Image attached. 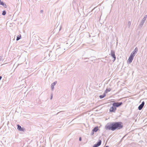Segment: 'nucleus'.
Wrapping results in <instances>:
<instances>
[{
    "label": "nucleus",
    "instance_id": "nucleus-12",
    "mask_svg": "<svg viewBox=\"0 0 147 147\" xmlns=\"http://www.w3.org/2000/svg\"><path fill=\"white\" fill-rule=\"evenodd\" d=\"M0 5H3L5 8H6L7 7V6L6 4L4 3L3 2L1 1V0H0Z\"/></svg>",
    "mask_w": 147,
    "mask_h": 147
},
{
    "label": "nucleus",
    "instance_id": "nucleus-19",
    "mask_svg": "<svg viewBox=\"0 0 147 147\" xmlns=\"http://www.w3.org/2000/svg\"><path fill=\"white\" fill-rule=\"evenodd\" d=\"M6 12L4 10V11H3V13H2V14L3 15V16L5 15L6 14Z\"/></svg>",
    "mask_w": 147,
    "mask_h": 147
},
{
    "label": "nucleus",
    "instance_id": "nucleus-20",
    "mask_svg": "<svg viewBox=\"0 0 147 147\" xmlns=\"http://www.w3.org/2000/svg\"><path fill=\"white\" fill-rule=\"evenodd\" d=\"M137 53V52L136 51H135L134 50L131 53L135 55Z\"/></svg>",
    "mask_w": 147,
    "mask_h": 147
},
{
    "label": "nucleus",
    "instance_id": "nucleus-15",
    "mask_svg": "<svg viewBox=\"0 0 147 147\" xmlns=\"http://www.w3.org/2000/svg\"><path fill=\"white\" fill-rule=\"evenodd\" d=\"M17 129L18 130H22V128L19 125H18Z\"/></svg>",
    "mask_w": 147,
    "mask_h": 147
},
{
    "label": "nucleus",
    "instance_id": "nucleus-24",
    "mask_svg": "<svg viewBox=\"0 0 147 147\" xmlns=\"http://www.w3.org/2000/svg\"><path fill=\"white\" fill-rule=\"evenodd\" d=\"M79 140L80 141H81V137H80V138H79Z\"/></svg>",
    "mask_w": 147,
    "mask_h": 147
},
{
    "label": "nucleus",
    "instance_id": "nucleus-2",
    "mask_svg": "<svg viewBox=\"0 0 147 147\" xmlns=\"http://www.w3.org/2000/svg\"><path fill=\"white\" fill-rule=\"evenodd\" d=\"M109 55H110L113 59V61H115L116 59V57L115 55V52L113 50H111V53Z\"/></svg>",
    "mask_w": 147,
    "mask_h": 147
},
{
    "label": "nucleus",
    "instance_id": "nucleus-3",
    "mask_svg": "<svg viewBox=\"0 0 147 147\" xmlns=\"http://www.w3.org/2000/svg\"><path fill=\"white\" fill-rule=\"evenodd\" d=\"M135 56V55L131 53L129 57V59H128V61L129 62V63H130L132 62L133 60L134 59V57Z\"/></svg>",
    "mask_w": 147,
    "mask_h": 147
},
{
    "label": "nucleus",
    "instance_id": "nucleus-11",
    "mask_svg": "<svg viewBox=\"0 0 147 147\" xmlns=\"http://www.w3.org/2000/svg\"><path fill=\"white\" fill-rule=\"evenodd\" d=\"M144 105V102L143 101L142 102V104L140 105L138 107V109L139 110H141L143 108Z\"/></svg>",
    "mask_w": 147,
    "mask_h": 147
},
{
    "label": "nucleus",
    "instance_id": "nucleus-26",
    "mask_svg": "<svg viewBox=\"0 0 147 147\" xmlns=\"http://www.w3.org/2000/svg\"><path fill=\"white\" fill-rule=\"evenodd\" d=\"M40 12H43V10H41L40 11Z\"/></svg>",
    "mask_w": 147,
    "mask_h": 147
},
{
    "label": "nucleus",
    "instance_id": "nucleus-18",
    "mask_svg": "<svg viewBox=\"0 0 147 147\" xmlns=\"http://www.w3.org/2000/svg\"><path fill=\"white\" fill-rule=\"evenodd\" d=\"M21 38V35H20L19 36H18L17 37V38H16V40H19Z\"/></svg>",
    "mask_w": 147,
    "mask_h": 147
},
{
    "label": "nucleus",
    "instance_id": "nucleus-10",
    "mask_svg": "<svg viewBox=\"0 0 147 147\" xmlns=\"http://www.w3.org/2000/svg\"><path fill=\"white\" fill-rule=\"evenodd\" d=\"M101 143V141L99 140L98 142L96 144H95L93 145V147H97L100 145Z\"/></svg>",
    "mask_w": 147,
    "mask_h": 147
},
{
    "label": "nucleus",
    "instance_id": "nucleus-22",
    "mask_svg": "<svg viewBox=\"0 0 147 147\" xmlns=\"http://www.w3.org/2000/svg\"><path fill=\"white\" fill-rule=\"evenodd\" d=\"M53 96V94H51V98H50L51 99H52Z\"/></svg>",
    "mask_w": 147,
    "mask_h": 147
},
{
    "label": "nucleus",
    "instance_id": "nucleus-16",
    "mask_svg": "<svg viewBox=\"0 0 147 147\" xmlns=\"http://www.w3.org/2000/svg\"><path fill=\"white\" fill-rule=\"evenodd\" d=\"M98 127H96L92 129V131H94V132H96L98 131Z\"/></svg>",
    "mask_w": 147,
    "mask_h": 147
},
{
    "label": "nucleus",
    "instance_id": "nucleus-4",
    "mask_svg": "<svg viewBox=\"0 0 147 147\" xmlns=\"http://www.w3.org/2000/svg\"><path fill=\"white\" fill-rule=\"evenodd\" d=\"M147 17V15H145L144 18H143L142 19L141 22L140 24V26H142L144 24V22H145L146 19Z\"/></svg>",
    "mask_w": 147,
    "mask_h": 147
},
{
    "label": "nucleus",
    "instance_id": "nucleus-9",
    "mask_svg": "<svg viewBox=\"0 0 147 147\" xmlns=\"http://www.w3.org/2000/svg\"><path fill=\"white\" fill-rule=\"evenodd\" d=\"M101 143V141L99 140L98 142L96 144H95L93 145V147H97L100 145Z\"/></svg>",
    "mask_w": 147,
    "mask_h": 147
},
{
    "label": "nucleus",
    "instance_id": "nucleus-23",
    "mask_svg": "<svg viewBox=\"0 0 147 147\" xmlns=\"http://www.w3.org/2000/svg\"><path fill=\"white\" fill-rule=\"evenodd\" d=\"M62 28V26H61L60 27V29H59V30H60Z\"/></svg>",
    "mask_w": 147,
    "mask_h": 147
},
{
    "label": "nucleus",
    "instance_id": "nucleus-27",
    "mask_svg": "<svg viewBox=\"0 0 147 147\" xmlns=\"http://www.w3.org/2000/svg\"><path fill=\"white\" fill-rule=\"evenodd\" d=\"M105 147H109L108 146H106Z\"/></svg>",
    "mask_w": 147,
    "mask_h": 147
},
{
    "label": "nucleus",
    "instance_id": "nucleus-21",
    "mask_svg": "<svg viewBox=\"0 0 147 147\" xmlns=\"http://www.w3.org/2000/svg\"><path fill=\"white\" fill-rule=\"evenodd\" d=\"M134 50L135 51H136L137 52L138 51V49L137 48V47H136Z\"/></svg>",
    "mask_w": 147,
    "mask_h": 147
},
{
    "label": "nucleus",
    "instance_id": "nucleus-7",
    "mask_svg": "<svg viewBox=\"0 0 147 147\" xmlns=\"http://www.w3.org/2000/svg\"><path fill=\"white\" fill-rule=\"evenodd\" d=\"M57 81H56L54 82L53 83H52L51 84V88L52 90H53L54 89V86L57 83Z\"/></svg>",
    "mask_w": 147,
    "mask_h": 147
},
{
    "label": "nucleus",
    "instance_id": "nucleus-13",
    "mask_svg": "<svg viewBox=\"0 0 147 147\" xmlns=\"http://www.w3.org/2000/svg\"><path fill=\"white\" fill-rule=\"evenodd\" d=\"M111 90V89L110 88L106 89L105 90L104 93L105 94L107 93L108 92L110 91Z\"/></svg>",
    "mask_w": 147,
    "mask_h": 147
},
{
    "label": "nucleus",
    "instance_id": "nucleus-6",
    "mask_svg": "<svg viewBox=\"0 0 147 147\" xmlns=\"http://www.w3.org/2000/svg\"><path fill=\"white\" fill-rule=\"evenodd\" d=\"M116 110V108H115L114 106H113L110 108L109 111L110 112H115Z\"/></svg>",
    "mask_w": 147,
    "mask_h": 147
},
{
    "label": "nucleus",
    "instance_id": "nucleus-25",
    "mask_svg": "<svg viewBox=\"0 0 147 147\" xmlns=\"http://www.w3.org/2000/svg\"><path fill=\"white\" fill-rule=\"evenodd\" d=\"M2 78V77L0 76V80Z\"/></svg>",
    "mask_w": 147,
    "mask_h": 147
},
{
    "label": "nucleus",
    "instance_id": "nucleus-14",
    "mask_svg": "<svg viewBox=\"0 0 147 147\" xmlns=\"http://www.w3.org/2000/svg\"><path fill=\"white\" fill-rule=\"evenodd\" d=\"M105 96H106L105 93H104L103 95H100L99 96V98H100L102 99V98H103Z\"/></svg>",
    "mask_w": 147,
    "mask_h": 147
},
{
    "label": "nucleus",
    "instance_id": "nucleus-17",
    "mask_svg": "<svg viewBox=\"0 0 147 147\" xmlns=\"http://www.w3.org/2000/svg\"><path fill=\"white\" fill-rule=\"evenodd\" d=\"M131 24V23L130 21H129L127 23V26L129 28L130 27Z\"/></svg>",
    "mask_w": 147,
    "mask_h": 147
},
{
    "label": "nucleus",
    "instance_id": "nucleus-1",
    "mask_svg": "<svg viewBox=\"0 0 147 147\" xmlns=\"http://www.w3.org/2000/svg\"><path fill=\"white\" fill-rule=\"evenodd\" d=\"M123 127L122 123L121 122H111L107 123L105 126L106 129L114 131L116 129H119Z\"/></svg>",
    "mask_w": 147,
    "mask_h": 147
},
{
    "label": "nucleus",
    "instance_id": "nucleus-5",
    "mask_svg": "<svg viewBox=\"0 0 147 147\" xmlns=\"http://www.w3.org/2000/svg\"><path fill=\"white\" fill-rule=\"evenodd\" d=\"M122 104V102H115L113 104V105L114 106L115 108H116L117 107H118L121 105Z\"/></svg>",
    "mask_w": 147,
    "mask_h": 147
},
{
    "label": "nucleus",
    "instance_id": "nucleus-8",
    "mask_svg": "<svg viewBox=\"0 0 147 147\" xmlns=\"http://www.w3.org/2000/svg\"><path fill=\"white\" fill-rule=\"evenodd\" d=\"M101 143V141L99 140L98 142L96 144H95L93 145V147H97L100 145Z\"/></svg>",
    "mask_w": 147,
    "mask_h": 147
}]
</instances>
